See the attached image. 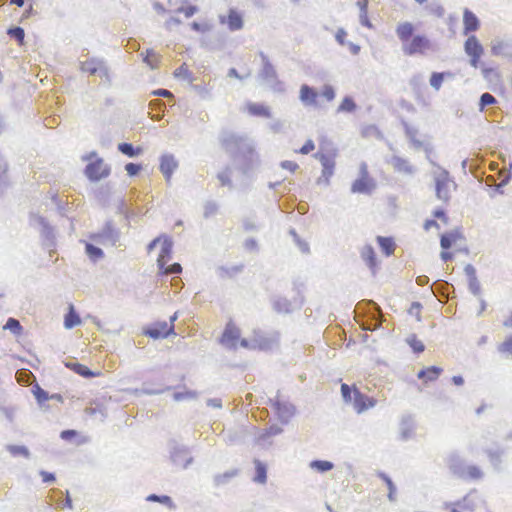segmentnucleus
<instances>
[{
	"label": "nucleus",
	"mask_w": 512,
	"mask_h": 512,
	"mask_svg": "<svg viewBox=\"0 0 512 512\" xmlns=\"http://www.w3.org/2000/svg\"><path fill=\"white\" fill-rule=\"evenodd\" d=\"M359 18H360V23L363 26H365V27H367L369 29H371L373 27L371 22H370V20H369V17H368V10L367 11H363L362 13H360Z\"/></svg>",
	"instance_id": "nucleus-44"
},
{
	"label": "nucleus",
	"mask_w": 512,
	"mask_h": 512,
	"mask_svg": "<svg viewBox=\"0 0 512 512\" xmlns=\"http://www.w3.org/2000/svg\"><path fill=\"white\" fill-rule=\"evenodd\" d=\"M5 329H9L15 334H20L22 332V327L18 320L15 318H9L4 326Z\"/></svg>",
	"instance_id": "nucleus-29"
},
{
	"label": "nucleus",
	"mask_w": 512,
	"mask_h": 512,
	"mask_svg": "<svg viewBox=\"0 0 512 512\" xmlns=\"http://www.w3.org/2000/svg\"><path fill=\"white\" fill-rule=\"evenodd\" d=\"M381 479L387 484V487L389 489L388 497L390 500H394V494H395V486L392 482V480L385 474H380Z\"/></svg>",
	"instance_id": "nucleus-36"
},
{
	"label": "nucleus",
	"mask_w": 512,
	"mask_h": 512,
	"mask_svg": "<svg viewBox=\"0 0 512 512\" xmlns=\"http://www.w3.org/2000/svg\"><path fill=\"white\" fill-rule=\"evenodd\" d=\"M315 149V145H314V142L312 140H307L305 142V144L299 149L297 150L296 152L297 153H300V154H303V155H306V154H309L310 152H312L313 150Z\"/></svg>",
	"instance_id": "nucleus-40"
},
{
	"label": "nucleus",
	"mask_w": 512,
	"mask_h": 512,
	"mask_svg": "<svg viewBox=\"0 0 512 512\" xmlns=\"http://www.w3.org/2000/svg\"><path fill=\"white\" fill-rule=\"evenodd\" d=\"M310 466L318 472H327L333 468V463L326 460H316L312 461Z\"/></svg>",
	"instance_id": "nucleus-25"
},
{
	"label": "nucleus",
	"mask_w": 512,
	"mask_h": 512,
	"mask_svg": "<svg viewBox=\"0 0 512 512\" xmlns=\"http://www.w3.org/2000/svg\"><path fill=\"white\" fill-rule=\"evenodd\" d=\"M7 450L14 457L22 456L28 458L30 455L28 449L25 446L8 445Z\"/></svg>",
	"instance_id": "nucleus-26"
},
{
	"label": "nucleus",
	"mask_w": 512,
	"mask_h": 512,
	"mask_svg": "<svg viewBox=\"0 0 512 512\" xmlns=\"http://www.w3.org/2000/svg\"><path fill=\"white\" fill-rule=\"evenodd\" d=\"M393 167L401 173L412 174L414 172L413 166L406 159L399 157L393 159Z\"/></svg>",
	"instance_id": "nucleus-21"
},
{
	"label": "nucleus",
	"mask_w": 512,
	"mask_h": 512,
	"mask_svg": "<svg viewBox=\"0 0 512 512\" xmlns=\"http://www.w3.org/2000/svg\"><path fill=\"white\" fill-rule=\"evenodd\" d=\"M220 22L225 24L231 31L240 30L244 25L242 13L234 8L229 9L227 15L220 16Z\"/></svg>",
	"instance_id": "nucleus-10"
},
{
	"label": "nucleus",
	"mask_w": 512,
	"mask_h": 512,
	"mask_svg": "<svg viewBox=\"0 0 512 512\" xmlns=\"http://www.w3.org/2000/svg\"><path fill=\"white\" fill-rule=\"evenodd\" d=\"M191 27H192V29H193V30H195V31H205V30L207 29V26H204V25L199 24V23H197V22H193V23L191 24Z\"/></svg>",
	"instance_id": "nucleus-54"
},
{
	"label": "nucleus",
	"mask_w": 512,
	"mask_h": 512,
	"mask_svg": "<svg viewBox=\"0 0 512 512\" xmlns=\"http://www.w3.org/2000/svg\"><path fill=\"white\" fill-rule=\"evenodd\" d=\"M496 103V99L490 93L482 94L480 98V109L483 110L486 106Z\"/></svg>",
	"instance_id": "nucleus-34"
},
{
	"label": "nucleus",
	"mask_w": 512,
	"mask_h": 512,
	"mask_svg": "<svg viewBox=\"0 0 512 512\" xmlns=\"http://www.w3.org/2000/svg\"><path fill=\"white\" fill-rule=\"evenodd\" d=\"M437 195L439 198L443 199V200H447L448 199V195L447 193L443 191L442 189V184L438 183L437 184Z\"/></svg>",
	"instance_id": "nucleus-51"
},
{
	"label": "nucleus",
	"mask_w": 512,
	"mask_h": 512,
	"mask_svg": "<svg viewBox=\"0 0 512 512\" xmlns=\"http://www.w3.org/2000/svg\"><path fill=\"white\" fill-rule=\"evenodd\" d=\"M479 471L477 470V468H473V472H472V475L473 476H479Z\"/></svg>",
	"instance_id": "nucleus-64"
},
{
	"label": "nucleus",
	"mask_w": 512,
	"mask_h": 512,
	"mask_svg": "<svg viewBox=\"0 0 512 512\" xmlns=\"http://www.w3.org/2000/svg\"><path fill=\"white\" fill-rule=\"evenodd\" d=\"M86 252L92 259L102 257L103 252L100 248L93 246L92 244L86 245Z\"/></svg>",
	"instance_id": "nucleus-35"
},
{
	"label": "nucleus",
	"mask_w": 512,
	"mask_h": 512,
	"mask_svg": "<svg viewBox=\"0 0 512 512\" xmlns=\"http://www.w3.org/2000/svg\"><path fill=\"white\" fill-rule=\"evenodd\" d=\"M442 368L437 366H430L420 370L417 377L425 384L436 381L442 373Z\"/></svg>",
	"instance_id": "nucleus-13"
},
{
	"label": "nucleus",
	"mask_w": 512,
	"mask_h": 512,
	"mask_svg": "<svg viewBox=\"0 0 512 512\" xmlns=\"http://www.w3.org/2000/svg\"><path fill=\"white\" fill-rule=\"evenodd\" d=\"M503 326L512 329V313L503 321Z\"/></svg>",
	"instance_id": "nucleus-55"
},
{
	"label": "nucleus",
	"mask_w": 512,
	"mask_h": 512,
	"mask_svg": "<svg viewBox=\"0 0 512 512\" xmlns=\"http://www.w3.org/2000/svg\"><path fill=\"white\" fill-rule=\"evenodd\" d=\"M141 169L140 165L134 164V163H128L125 166V170L127 171L128 175L134 176L136 175Z\"/></svg>",
	"instance_id": "nucleus-42"
},
{
	"label": "nucleus",
	"mask_w": 512,
	"mask_h": 512,
	"mask_svg": "<svg viewBox=\"0 0 512 512\" xmlns=\"http://www.w3.org/2000/svg\"><path fill=\"white\" fill-rule=\"evenodd\" d=\"M8 35L15 38L18 41L19 45L24 44L25 33L21 27L10 28L8 30Z\"/></svg>",
	"instance_id": "nucleus-28"
},
{
	"label": "nucleus",
	"mask_w": 512,
	"mask_h": 512,
	"mask_svg": "<svg viewBox=\"0 0 512 512\" xmlns=\"http://www.w3.org/2000/svg\"><path fill=\"white\" fill-rule=\"evenodd\" d=\"M154 95L163 96V97H172V93L166 89H159L153 92Z\"/></svg>",
	"instance_id": "nucleus-53"
},
{
	"label": "nucleus",
	"mask_w": 512,
	"mask_h": 512,
	"mask_svg": "<svg viewBox=\"0 0 512 512\" xmlns=\"http://www.w3.org/2000/svg\"><path fill=\"white\" fill-rule=\"evenodd\" d=\"M158 242H160L159 238H157L153 242H151L150 245H149V249H152L156 245V243H158Z\"/></svg>",
	"instance_id": "nucleus-63"
},
{
	"label": "nucleus",
	"mask_w": 512,
	"mask_h": 512,
	"mask_svg": "<svg viewBox=\"0 0 512 512\" xmlns=\"http://www.w3.org/2000/svg\"><path fill=\"white\" fill-rule=\"evenodd\" d=\"M81 324V319L76 313L73 304L69 305L68 313L64 317V326L66 329H72Z\"/></svg>",
	"instance_id": "nucleus-19"
},
{
	"label": "nucleus",
	"mask_w": 512,
	"mask_h": 512,
	"mask_svg": "<svg viewBox=\"0 0 512 512\" xmlns=\"http://www.w3.org/2000/svg\"><path fill=\"white\" fill-rule=\"evenodd\" d=\"M178 163L173 155H163L160 162V170L167 181L171 180L174 170L177 168Z\"/></svg>",
	"instance_id": "nucleus-12"
},
{
	"label": "nucleus",
	"mask_w": 512,
	"mask_h": 512,
	"mask_svg": "<svg viewBox=\"0 0 512 512\" xmlns=\"http://www.w3.org/2000/svg\"><path fill=\"white\" fill-rule=\"evenodd\" d=\"M64 365L74 373L84 378L98 377L101 375V372H93L86 365L75 361H66Z\"/></svg>",
	"instance_id": "nucleus-11"
},
{
	"label": "nucleus",
	"mask_w": 512,
	"mask_h": 512,
	"mask_svg": "<svg viewBox=\"0 0 512 512\" xmlns=\"http://www.w3.org/2000/svg\"><path fill=\"white\" fill-rule=\"evenodd\" d=\"M407 342L416 353H421L425 349L423 342L414 335L407 339Z\"/></svg>",
	"instance_id": "nucleus-27"
},
{
	"label": "nucleus",
	"mask_w": 512,
	"mask_h": 512,
	"mask_svg": "<svg viewBox=\"0 0 512 512\" xmlns=\"http://www.w3.org/2000/svg\"><path fill=\"white\" fill-rule=\"evenodd\" d=\"M76 435H77V432L75 430H64L61 432L60 436L63 440H70L73 437H75Z\"/></svg>",
	"instance_id": "nucleus-49"
},
{
	"label": "nucleus",
	"mask_w": 512,
	"mask_h": 512,
	"mask_svg": "<svg viewBox=\"0 0 512 512\" xmlns=\"http://www.w3.org/2000/svg\"><path fill=\"white\" fill-rule=\"evenodd\" d=\"M109 174L110 168L101 158H96L94 161H91L85 168V175L91 181H99L106 178Z\"/></svg>",
	"instance_id": "nucleus-8"
},
{
	"label": "nucleus",
	"mask_w": 512,
	"mask_h": 512,
	"mask_svg": "<svg viewBox=\"0 0 512 512\" xmlns=\"http://www.w3.org/2000/svg\"><path fill=\"white\" fill-rule=\"evenodd\" d=\"M377 242L381 248V251L386 255L390 256L394 253L396 245L391 237L378 236Z\"/></svg>",
	"instance_id": "nucleus-20"
},
{
	"label": "nucleus",
	"mask_w": 512,
	"mask_h": 512,
	"mask_svg": "<svg viewBox=\"0 0 512 512\" xmlns=\"http://www.w3.org/2000/svg\"><path fill=\"white\" fill-rule=\"evenodd\" d=\"M464 48L466 54L470 57L471 65L477 68L480 62V58L484 52L482 45L478 39L472 35L466 40Z\"/></svg>",
	"instance_id": "nucleus-9"
},
{
	"label": "nucleus",
	"mask_w": 512,
	"mask_h": 512,
	"mask_svg": "<svg viewBox=\"0 0 512 512\" xmlns=\"http://www.w3.org/2000/svg\"><path fill=\"white\" fill-rule=\"evenodd\" d=\"M33 393L39 403H43L49 399L48 393L39 386L35 387Z\"/></svg>",
	"instance_id": "nucleus-38"
},
{
	"label": "nucleus",
	"mask_w": 512,
	"mask_h": 512,
	"mask_svg": "<svg viewBox=\"0 0 512 512\" xmlns=\"http://www.w3.org/2000/svg\"><path fill=\"white\" fill-rule=\"evenodd\" d=\"M452 382L457 385V386H460L464 383V380L461 376H453L452 377Z\"/></svg>",
	"instance_id": "nucleus-56"
},
{
	"label": "nucleus",
	"mask_w": 512,
	"mask_h": 512,
	"mask_svg": "<svg viewBox=\"0 0 512 512\" xmlns=\"http://www.w3.org/2000/svg\"><path fill=\"white\" fill-rule=\"evenodd\" d=\"M436 225H437V224H436V222H435V221H433V220H428V221H426V223H425L424 227H425V229H426V230H428V229H430V227H431V226H436Z\"/></svg>",
	"instance_id": "nucleus-60"
},
{
	"label": "nucleus",
	"mask_w": 512,
	"mask_h": 512,
	"mask_svg": "<svg viewBox=\"0 0 512 512\" xmlns=\"http://www.w3.org/2000/svg\"><path fill=\"white\" fill-rule=\"evenodd\" d=\"M178 11L180 13H183L185 15V17L189 18V17L193 16L198 11V8L194 5H188V6L181 7Z\"/></svg>",
	"instance_id": "nucleus-41"
},
{
	"label": "nucleus",
	"mask_w": 512,
	"mask_h": 512,
	"mask_svg": "<svg viewBox=\"0 0 512 512\" xmlns=\"http://www.w3.org/2000/svg\"><path fill=\"white\" fill-rule=\"evenodd\" d=\"M318 93L308 85L304 84L300 88V100L305 104H316Z\"/></svg>",
	"instance_id": "nucleus-17"
},
{
	"label": "nucleus",
	"mask_w": 512,
	"mask_h": 512,
	"mask_svg": "<svg viewBox=\"0 0 512 512\" xmlns=\"http://www.w3.org/2000/svg\"><path fill=\"white\" fill-rule=\"evenodd\" d=\"M143 61L151 68L156 69L159 66L160 63V55L157 54L152 49H147L144 56Z\"/></svg>",
	"instance_id": "nucleus-22"
},
{
	"label": "nucleus",
	"mask_w": 512,
	"mask_h": 512,
	"mask_svg": "<svg viewBox=\"0 0 512 512\" xmlns=\"http://www.w3.org/2000/svg\"><path fill=\"white\" fill-rule=\"evenodd\" d=\"M349 48H350V51L353 53V54H358L359 51H360V47L358 45H355L353 43H350L349 44Z\"/></svg>",
	"instance_id": "nucleus-57"
},
{
	"label": "nucleus",
	"mask_w": 512,
	"mask_h": 512,
	"mask_svg": "<svg viewBox=\"0 0 512 512\" xmlns=\"http://www.w3.org/2000/svg\"><path fill=\"white\" fill-rule=\"evenodd\" d=\"M376 187L374 178L370 175L368 165L362 162L359 165V176L351 185L353 193L370 194Z\"/></svg>",
	"instance_id": "nucleus-3"
},
{
	"label": "nucleus",
	"mask_w": 512,
	"mask_h": 512,
	"mask_svg": "<svg viewBox=\"0 0 512 512\" xmlns=\"http://www.w3.org/2000/svg\"><path fill=\"white\" fill-rule=\"evenodd\" d=\"M463 24L464 34L474 32L478 30L480 26L477 16L468 9H465L463 12Z\"/></svg>",
	"instance_id": "nucleus-14"
},
{
	"label": "nucleus",
	"mask_w": 512,
	"mask_h": 512,
	"mask_svg": "<svg viewBox=\"0 0 512 512\" xmlns=\"http://www.w3.org/2000/svg\"><path fill=\"white\" fill-rule=\"evenodd\" d=\"M361 258L370 268V270L375 273L377 268V258L374 248L371 245H365L360 252Z\"/></svg>",
	"instance_id": "nucleus-15"
},
{
	"label": "nucleus",
	"mask_w": 512,
	"mask_h": 512,
	"mask_svg": "<svg viewBox=\"0 0 512 512\" xmlns=\"http://www.w3.org/2000/svg\"><path fill=\"white\" fill-rule=\"evenodd\" d=\"M245 109L252 116H259L265 118L270 117L269 108L264 106L263 104L247 103Z\"/></svg>",
	"instance_id": "nucleus-18"
},
{
	"label": "nucleus",
	"mask_w": 512,
	"mask_h": 512,
	"mask_svg": "<svg viewBox=\"0 0 512 512\" xmlns=\"http://www.w3.org/2000/svg\"><path fill=\"white\" fill-rule=\"evenodd\" d=\"M341 394L345 402L349 403L353 400V406L357 413H362L369 408H372L376 405L377 401L369 397L363 393H361L357 388L353 389V398L351 396V388L343 383L341 385Z\"/></svg>",
	"instance_id": "nucleus-2"
},
{
	"label": "nucleus",
	"mask_w": 512,
	"mask_h": 512,
	"mask_svg": "<svg viewBox=\"0 0 512 512\" xmlns=\"http://www.w3.org/2000/svg\"><path fill=\"white\" fill-rule=\"evenodd\" d=\"M474 508V501L469 496H465L462 500L451 504L450 512H473Z\"/></svg>",
	"instance_id": "nucleus-16"
},
{
	"label": "nucleus",
	"mask_w": 512,
	"mask_h": 512,
	"mask_svg": "<svg viewBox=\"0 0 512 512\" xmlns=\"http://www.w3.org/2000/svg\"><path fill=\"white\" fill-rule=\"evenodd\" d=\"M395 31L405 55L423 56L434 50V44L427 35L415 34L416 27L412 22H400Z\"/></svg>",
	"instance_id": "nucleus-1"
},
{
	"label": "nucleus",
	"mask_w": 512,
	"mask_h": 512,
	"mask_svg": "<svg viewBox=\"0 0 512 512\" xmlns=\"http://www.w3.org/2000/svg\"><path fill=\"white\" fill-rule=\"evenodd\" d=\"M314 157L318 159L322 165V174L318 179V183L329 184L336 165V152L328 154L316 153Z\"/></svg>",
	"instance_id": "nucleus-7"
},
{
	"label": "nucleus",
	"mask_w": 512,
	"mask_h": 512,
	"mask_svg": "<svg viewBox=\"0 0 512 512\" xmlns=\"http://www.w3.org/2000/svg\"><path fill=\"white\" fill-rule=\"evenodd\" d=\"M176 319L177 314L175 313L169 321H156L144 330V334L153 339L166 338L174 334V321Z\"/></svg>",
	"instance_id": "nucleus-6"
},
{
	"label": "nucleus",
	"mask_w": 512,
	"mask_h": 512,
	"mask_svg": "<svg viewBox=\"0 0 512 512\" xmlns=\"http://www.w3.org/2000/svg\"><path fill=\"white\" fill-rule=\"evenodd\" d=\"M217 212V206L216 204L209 203L205 206L204 216L210 217L214 215Z\"/></svg>",
	"instance_id": "nucleus-45"
},
{
	"label": "nucleus",
	"mask_w": 512,
	"mask_h": 512,
	"mask_svg": "<svg viewBox=\"0 0 512 512\" xmlns=\"http://www.w3.org/2000/svg\"><path fill=\"white\" fill-rule=\"evenodd\" d=\"M255 480L259 483L266 481V467L261 462H256V477Z\"/></svg>",
	"instance_id": "nucleus-30"
},
{
	"label": "nucleus",
	"mask_w": 512,
	"mask_h": 512,
	"mask_svg": "<svg viewBox=\"0 0 512 512\" xmlns=\"http://www.w3.org/2000/svg\"><path fill=\"white\" fill-rule=\"evenodd\" d=\"M237 474V470H230L221 474H217L214 477V484L217 487L223 486L227 484L231 479H233Z\"/></svg>",
	"instance_id": "nucleus-23"
},
{
	"label": "nucleus",
	"mask_w": 512,
	"mask_h": 512,
	"mask_svg": "<svg viewBox=\"0 0 512 512\" xmlns=\"http://www.w3.org/2000/svg\"><path fill=\"white\" fill-rule=\"evenodd\" d=\"M441 258L444 260V261H448L452 258V254L449 253V252H442L441 253Z\"/></svg>",
	"instance_id": "nucleus-58"
},
{
	"label": "nucleus",
	"mask_w": 512,
	"mask_h": 512,
	"mask_svg": "<svg viewBox=\"0 0 512 512\" xmlns=\"http://www.w3.org/2000/svg\"><path fill=\"white\" fill-rule=\"evenodd\" d=\"M174 74L176 77H180V76L186 77V76H188L189 71H188L187 66L185 64H183L178 69L175 70Z\"/></svg>",
	"instance_id": "nucleus-48"
},
{
	"label": "nucleus",
	"mask_w": 512,
	"mask_h": 512,
	"mask_svg": "<svg viewBox=\"0 0 512 512\" xmlns=\"http://www.w3.org/2000/svg\"><path fill=\"white\" fill-rule=\"evenodd\" d=\"M322 95L327 101H332L335 97L334 89L331 86H325L322 91Z\"/></svg>",
	"instance_id": "nucleus-43"
},
{
	"label": "nucleus",
	"mask_w": 512,
	"mask_h": 512,
	"mask_svg": "<svg viewBox=\"0 0 512 512\" xmlns=\"http://www.w3.org/2000/svg\"><path fill=\"white\" fill-rule=\"evenodd\" d=\"M10 3L17 5L18 7H21L24 4V0H10Z\"/></svg>",
	"instance_id": "nucleus-61"
},
{
	"label": "nucleus",
	"mask_w": 512,
	"mask_h": 512,
	"mask_svg": "<svg viewBox=\"0 0 512 512\" xmlns=\"http://www.w3.org/2000/svg\"><path fill=\"white\" fill-rule=\"evenodd\" d=\"M498 350L502 353L512 354V335L499 345Z\"/></svg>",
	"instance_id": "nucleus-39"
},
{
	"label": "nucleus",
	"mask_w": 512,
	"mask_h": 512,
	"mask_svg": "<svg viewBox=\"0 0 512 512\" xmlns=\"http://www.w3.org/2000/svg\"><path fill=\"white\" fill-rule=\"evenodd\" d=\"M264 68L267 73H269V72L274 73L273 66L268 61L265 62Z\"/></svg>",
	"instance_id": "nucleus-59"
},
{
	"label": "nucleus",
	"mask_w": 512,
	"mask_h": 512,
	"mask_svg": "<svg viewBox=\"0 0 512 512\" xmlns=\"http://www.w3.org/2000/svg\"><path fill=\"white\" fill-rule=\"evenodd\" d=\"M171 253L172 243L170 240L165 238L162 242V248L157 258V264L161 272L166 275L180 273L182 270L180 264L178 263L167 266V263L171 257Z\"/></svg>",
	"instance_id": "nucleus-5"
},
{
	"label": "nucleus",
	"mask_w": 512,
	"mask_h": 512,
	"mask_svg": "<svg viewBox=\"0 0 512 512\" xmlns=\"http://www.w3.org/2000/svg\"><path fill=\"white\" fill-rule=\"evenodd\" d=\"M456 236L453 234L442 235L441 237V247L443 249H449L452 244L455 242Z\"/></svg>",
	"instance_id": "nucleus-37"
},
{
	"label": "nucleus",
	"mask_w": 512,
	"mask_h": 512,
	"mask_svg": "<svg viewBox=\"0 0 512 512\" xmlns=\"http://www.w3.org/2000/svg\"><path fill=\"white\" fill-rule=\"evenodd\" d=\"M355 107H356V105H355L353 99L350 97H346L342 100V102L339 106V111L352 112L355 109Z\"/></svg>",
	"instance_id": "nucleus-33"
},
{
	"label": "nucleus",
	"mask_w": 512,
	"mask_h": 512,
	"mask_svg": "<svg viewBox=\"0 0 512 512\" xmlns=\"http://www.w3.org/2000/svg\"><path fill=\"white\" fill-rule=\"evenodd\" d=\"M347 36V33L344 29H338L336 32V40L339 44L344 45L345 44V38Z\"/></svg>",
	"instance_id": "nucleus-47"
},
{
	"label": "nucleus",
	"mask_w": 512,
	"mask_h": 512,
	"mask_svg": "<svg viewBox=\"0 0 512 512\" xmlns=\"http://www.w3.org/2000/svg\"><path fill=\"white\" fill-rule=\"evenodd\" d=\"M221 342L231 348H237L238 346L244 348L256 347V344H249L246 339H241L239 328L232 322H229L222 334Z\"/></svg>",
	"instance_id": "nucleus-4"
},
{
	"label": "nucleus",
	"mask_w": 512,
	"mask_h": 512,
	"mask_svg": "<svg viewBox=\"0 0 512 512\" xmlns=\"http://www.w3.org/2000/svg\"><path fill=\"white\" fill-rule=\"evenodd\" d=\"M434 215H435V217H437V218H443V219H445V214H444V212H443V211H436V212L434 213Z\"/></svg>",
	"instance_id": "nucleus-62"
},
{
	"label": "nucleus",
	"mask_w": 512,
	"mask_h": 512,
	"mask_svg": "<svg viewBox=\"0 0 512 512\" xmlns=\"http://www.w3.org/2000/svg\"><path fill=\"white\" fill-rule=\"evenodd\" d=\"M281 166L290 172H295L298 169V164L293 161H284L281 163Z\"/></svg>",
	"instance_id": "nucleus-46"
},
{
	"label": "nucleus",
	"mask_w": 512,
	"mask_h": 512,
	"mask_svg": "<svg viewBox=\"0 0 512 512\" xmlns=\"http://www.w3.org/2000/svg\"><path fill=\"white\" fill-rule=\"evenodd\" d=\"M41 476L44 482H52L55 480L54 475L46 471H42Z\"/></svg>",
	"instance_id": "nucleus-50"
},
{
	"label": "nucleus",
	"mask_w": 512,
	"mask_h": 512,
	"mask_svg": "<svg viewBox=\"0 0 512 512\" xmlns=\"http://www.w3.org/2000/svg\"><path fill=\"white\" fill-rule=\"evenodd\" d=\"M147 500L148 501H152V502H160L162 504H165L169 507H173V502L171 500V498L169 496H166V495H163V496H158V495H155V494H151L147 497Z\"/></svg>",
	"instance_id": "nucleus-31"
},
{
	"label": "nucleus",
	"mask_w": 512,
	"mask_h": 512,
	"mask_svg": "<svg viewBox=\"0 0 512 512\" xmlns=\"http://www.w3.org/2000/svg\"><path fill=\"white\" fill-rule=\"evenodd\" d=\"M444 76H445V73H438V72L432 73V75L430 77L431 86L434 87L436 90H438L443 83Z\"/></svg>",
	"instance_id": "nucleus-32"
},
{
	"label": "nucleus",
	"mask_w": 512,
	"mask_h": 512,
	"mask_svg": "<svg viewBox=\"0 0 512 512\" xmlns=\"http://www.w3.org/2000/svg\"><path fill=\"white\" fill-rule=\"evenodd\" d=\"M357 6L360 9V13H362L363 11H367L368 10V0H358Z\"/></svg>",
	"instance_id": "nucleus-52"
},
{
	"label": "nucleus",
	"mask_w": 512,
	"mask_h": 512,
	"mask_svg": "<svg viewBox=\"0 0 512 512\" xmlns=\"http://www.w3.org/2000/svg\"><path fill=\"white\" fill-rule=\"evenodd\" d=\"M118 149L123 154H125V155H127L129 157H133V156H136V155H139L140 153H142V148L141 147L134 148L132 146V144H130V143H120L118 145Z\"/></svg>",
	"instance_id": "nucleus-24"
}]
</instances>
